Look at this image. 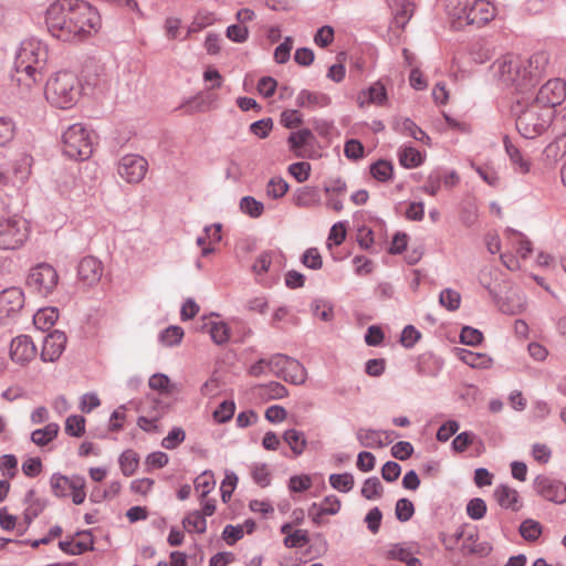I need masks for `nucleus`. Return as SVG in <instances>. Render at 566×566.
I'll use <instances>...</instances> for the list:
<instances>
[{
  "label": "nucleus",
  "instance_id": "f257e3e1",
  "mask_svg": "<svg viewBox=\"0 0 566 566\" xmlns=\"http://www.w3.org/2000/svg\"><path fill=\"white\" fill-rule=\"evenodd\" d=\"M49 33L65 43H81L101 29L98 11L84 0H55L45 11Z\"/></svg>",
  "mask_w": 566,
  "mask_h": 566
},
{
  "label": "nucleus",
  "instance_id": "f03ea898",
  "mask_svg": "<svg viewBox=\"0 0 566 566\" xmlns=\"http://www.w3.org/2000/svg\"><path fill=\"white\" fill-rule=\"evenodd\" d=\"M547 65L548 55L545 52L535 53L527 60L504 55L493 62L491 73L497 85L522 93L535 86Z\"/></svg>",
  "mask_w": 566,
  "mask_h": 566
},
{
  "label": "nucleus",
  "instance_id": "7ed1b4c3",
  "mask_svg": "<svg viewBox=\"0 0 566 566\" xmlns=\"http://www.w3.org/2000/svg\"><path fill=\"white\" fill-rule=\"evenodd\" d=\"M49 46L40 39L21 42L14 60L13 80L24 91H31L43 80L48 71Z\"/></svg>",
  "mask_w": 566,
  "mask_h": 566
},
{
  "label": "nucleus",
  "instance_id": "20e7f679",
  "mask_svg": "<svg viewBox=\"0 0 566 566\" xmlns=\"http://www.w3.org/2000/svg\"><path fill=\"white\" fill-rule=\"evenodd\" d=\"M82 87L77 76L70 71L52 73L44 85L45 99L54 107L67 109L81 97Z\"/></svg>",
  "mask_w": 566,
  "mask_h": 566
},
{
  "label": "nucleus",
  "instance_id": "39448f33",
  "mask_svg": "<svg viewBox=\"0 0 566 566\" xmlns=\"http://www.w3.org/2000/svg\"><path fill=\"white\" fill-rule=\"evenodd\" d=\"M554 116L553 108L533 102L517 116L516 128L523 137L535 138L552 125Z\"/></svg>",
  "mask_w": 566,
  "mask_h": 566
},
{
  "label": "nucleus",
  "instance_id": "423d86ee",
  "mask_svg": "<svg viewBox=\"0 0 566 566\" xmlns=\"http://www.w3.org/2000/svg\"><path fill=\"white\" fill-rule=\"evenodd\" d=\"M63 153L71 159L85 160L93 151L90 130L83 124L71 125L63 134Z\"/></svg>",
  "mask_w": 566,
  "mask_h": 566
},
{
  "label": "nucleus",
  "instance_id": "0eeeda50",
  "mask_svg": "<svg viewBox=\"0 0 566 566\" xmlns=\"http://www.w3.org/2000/svg\"><path fill=\"white\" fill-rule=\"evenodd\" d=\"M27 221L17 214H6L0 219V249L14 250L20 248L28 238Z\"/></svg>",
  "mask_w": 566,
  "mask_h": 566
},
{
  "label": "nucleus",
  "instance_id": "6e6552de",
  "mask_svg": "<svg viewBox=\"0 0 566 566\" xmlns=\"http://www.w3.org/2000/svg\"><path fill=\"white\" fill-rule=\"evenodd\" d=\"M50 486L57 497H71L75 505H81L86 499V481L81 475L66 476L54 473L50 479Z\"/></svg>",
  "mask_w": 566,
  "mask_h": 566
},
{
  "label": "nucleus",
  "instance_id": "1a4fd4ad",
  "mask_svg": "<svg viewBox=\"0 0 566 566\" xmlns=\"http://www.w3.org/2000/svg\"><path fill=\"white\" fill-rule=\"evenodd\" d=\"M57 283L59 274L48 263H41L32 268L27 279L28 287L44 297L49 296L56 289Z\"/></svg>",
  "mask_w": 566,
  "mask_h": 566
},
{
  "label": "nucleus",
  "instance_id": "9d476101",
  "mask_svg": "<svg viewBox=\"0 0 566 566\" xmlns=\"http://www.w3.org/2000/svg\"><path fill=\"white\" fill-rule=\"evenodd\" d=\"M24 305V293L20 287H10L0 293V324L13 322Z\"/></svg>",
  "mask_w": 566,
  "mask_h": 566
},
{
  "label": "nucleus",
  "instance_id": "9b49d317",
  "mask_svg": "<svg viewBox=\"0 0 566 566\" xmlns=\"http://www.w3.org/2000/svg\"><path fill=\"white\" fill-rule=\"evenodd\" d=\"M148 170L147 160L139 156L129 154L120 158L117 165V172L126 182H140Z\"/></svg>",
  "mask_w": 566,
  "mask_h": 566
},
{
  "label": "nucleus",
  "instance_id": "f8f14e48",
  "mask_svg": "<svg viewBox=\"0 0 566 566\" xmlns=\"http://www.w3.org/2000/svg\"><path fill=\"white\" fill-rule=\"evenodd\" d=\"M506 239L510 249L501 254V260L509 270H517L520 269V262L512 254V250H515L522 259H526L532 252L531 242L526 240L522 233L516 231H509L506 233Z\"/></svg>",
  "mask_w": 566,
  "mask_h": 566
},
{
  "label": "nucleus",
  "instance_id": "ddd939ff",
  "mask_svg": "<svg viewBox=\"0 0 566 566\" xmlns=\"http://www.w3.org/2000/svg\"><path fill=\"white\" fill-rule=\"evenodd\" d=\"M566 98V82L562 78H551L541 86L534 103L542 107H555L560 105Z\"/></svg>",
  "mask_w": 566,
  "mask_h": 566
},
{
  "label": "nucleus",
  "instance_id": "4468645a",
  "mask_svg": "<svg viewBox=\"0 0 566 566\" xmlns=\"http://www.w3.org/2000/svg\"><path fill=\"white\" fill-rule=\"evenodd\" d=\"M382 554L386 559L398 560L406 566H422L421 560L417 557L419 548L413 543L389 544Z\"/></svg>",
  "mask_w": 566,
  "mask_h": 566
},
{
  "label": "nucleus",
  "instance_id": "2eb2a0df",
  "mask_svg": "<svg viewBox=\"0 0 566 566\" xmlns=\"http://www.w3.org/2000/svg\"><path fill=\"white\" fill-rule=\"evenodd\" d=\"M534 488L538 495L554 503L566 502V485L548 476L539 475L534 481Z\"/></svg>",
  "mask_w": 566,
  "mask_h": 566
},
{
  "label": "nucleus",
  "instance_id": "dca6fc26",
  "mask_svg": "<svg viewBox=\"0 0 566 566\" xmlns=\"http://www.w3.org/2000/svg\"><path fill=\"white\" fill-rule=\"evenodd\" d=\"M446 12L453 29L462 30L471 25L470 0H447Z\"/></svg>",
  "mask_w": 566,
  "mask_h": 566
},
{
  "label": "nucleus",
  "instance_id": "f3484780",
  "mask_svg": "<svg viewBox=\"0 0 566 566\" xmlns=\"http://www.w3.org/2000/svg\"><path fill=\"white\" fill-rule=\"evenodd\" d=\"M36 355V347L32 339L27 335H21L12 339L10 345V357L19 364L25 365Z\"/></svg>",
  "mask_w": 566,
  "mask_h": 566
},
{
  "label": "nucleus",
  "instance_id": "a211bd4d",
  "mask_svg": "<svg viewBox=\"0 0 566 566\" xmlns=\"http://www.w3.org/2000/svg\"><path fill=\"white\" fill-rule=\"evenodd\" d=\"M395 432L360 428L356 431V438L364 448H382L391 443Z\"/></svg>",
  "mask_w": 566,
  "mask_h": 566
},
{
  "label": "nucleus",
  "instance_id": "6ab92c4d",
  "mask_svg": "<svg viewBox=\"0 0 566 566\" xmlns=\"http://www.w3.org/2000/svg\"><path fill=\"white\" fill-rule=\"evenodd\" d=\"M103 274L102 262L94 256H85L77 266V275L80 281L91 286L96 284Z\"/></svg>",
  "mask_w": 566,
  "mask_h": 566
},
{
  "label": "nucleus",
  "instance_id": "aec40b11",
  "mask_svg": "<svg viewBox=\"0 0 566 566\" xmlns=\"http://www.w3.org/2000/svg\"><path fill=\"white\" fill-rule=\"evenodd\" d=\"M65 344L66 336L63 332H52L43 342L41 358L44 361H55L62 355Z\"/></svg>",
  "mask_w": 566,
  "mask_h": 566
},
{
  "label": "nucleus",
  "instance_id": "412c9836",
  "mask_svg": "<svg viewBox=\"0 0 566 566\" xmlns=\"http://www.w3.org/2000/svg\"><path fill=\"white\" fill-rule=\"evenodd\" d=\"M169 406L160 400H151L147 409L146 415L138 418V426L145 431H153L157 429V421L168 411Z\"/></svg>",
  "mask_w": 566,
  "mask_h": 566
},
{
  "label": "nucleus",
  "instance_id": "4be33fe9",
  "mask_svg": "<svg viewBox=\"0 0 566 566\" xmlns=\"http://www.w3.org/2000/svg\"><path fill=\"white\" fill-rule=\"evenodd\" d=\"M471 25L483 27L496 15L495 7L486 0H470Z\"/></svg>",
  "mask_w": 566,
  "mask_h": 566
},
{
  "label": "nucleus",
  "instance_id": "5701e85b",
  "mask_svg": "<svg viewBox=\"0 0 566 566\" xmlns=\"http://www.w3.org/2000/svg\"><path fill=\"white\" fill-rule=\"evenodd\" d=\"M392 12V25L403 30L415 12V3L410 0H388Z\"/></svg>",
  "mask_w": 566,
  "mask_h": 566
},
{
  "label": "nucleus",
  "instance_id": "b1692460",
  "mask_svg": "<svg viewBox=\"0 0 566 566\" xmlns=\"http://www.w3.org/2000/svg\"><path fill=\"white\" fill-rule=\"evenodd\" d=\"M342 502L336 495H327L318 503H313L308 509V516L313 523L319 524L323 515H335L339 512Z\"/></svg>",
  "mask_w": 566,
  "mask_h": 566
},
{
  "label": "nucleus",
  "instance_id": "393cba45",
  "mask_svg": "<svg viewBox=\"0 0 566 566\" xmlns=\"http://www.w3.org/2000/svg\"><path fill=\"white\" fill-rule=\"evenodd\" d=\"M459 537L462 538L461 551L463 554L483 557L489 555L492 551L490 543L480 541L479 535L475 532H462Z\"/></svg>",
  "mask_w": 566,
  "mask_h": 566
},
{
  "label": "nucleus",
  "instance_id": "a878e982",
  "mask_svg": "<svg viewBox=\"0 0 566 566\" xmlns=\"http://www.w3.org/2000/svg\"><path fill=\"white\" fill-rule=\"evenodd\" d=\"M331 104V97L324 93L302 90L296 96L298 107L315 109L323 108Z\"/></svg>",
  "mask_w": 566,
  "mask_h": 566
},
{
  "label": "nucleus",
  "instance_id": "bb28decb",
  "mask_svg": "<svg viewBox=\"0 0 566 566\" xmlns=\"http://www.w3.org/2000/svg\"><path fill=\"white\" fill-rule=\"evenodd\" d=\"M494 497L500 506L517 511L521 507L518 492L505 484L499 485L494 490Z\"/></svg>",
  "mask_w": 566,
  "mask_h": 566
},
{
  "label": "nucleus",
  "instance_id": "cd10ccee",
  "mask_svg": "<svg viewBox=\"0 0 566 566\" xmlns=\"http://www.w3.org/2000/svg\"><path fill=\"white\" fill-rule=\"evenodd\" d=\"M399 164L407 169L417 168L421 166L426 159V154L418 149L406 146L401 147L398 151Z\"/></svg>",
  "mask_w": 566,
  "mask_h": 566
},
{
  "label": "nucleus",
  "instance_id": "c85d7f7f",
  "mask_svg": "<svg viewBox=\"0 0 566 566\" xmlns=\"http://www.w3.org/2000/svg\"><path fill=\"white\" fill-rule=\"evenodd\" d=\"M306 369L296 359L289 358L285 370L281 378L294 385H302L306 380Z\"/></svg>",
  "mask_w": 566,
  "mask_h": 566
},
{
  "label": "nucleus",
  "instance_id": "c756f323",
  "mask_svg": "<svg viewBox=\"0 0 566 566\" xmlns=\"http://www.w3.org/2000/svg\"><path fill=\"white\" fill-rule=\"evenodd\" d=\"M458 357L464 364L472 368H489L492 365V358L483 353H474L468 349H459Z\"/></svg>",
  "mask_w": 566,
  "mask_h": 566
},
{
  "label": "nucleus",
  "instance_id": "7c9ffc66",
  "mask_svg": "<svg viewBox=\"0 0 566 566\" xmlns=\"http://www.w3.org/2000/svg\"><path fill=\"white\" fill-rule=\"evenodd\" d=\"M59 318V311L55 307L39 310L33 316V324L38 329H50Z\"/></svg>",
  "mask_w": 566,
  "mask_h": 566
},
{
  "label": "nucleus",
  "instance_id": "2f4dec72",
  "mask_svg": "<svg viewBox=\"0 0 566 566\" xmlns=\"http://www.w3.org/2000/svg\"><path fill=\"white\" fill-rule=\"evenodd\" d=\"M283 440L289 444L295 457L301 455L307 447L305 434L296 429L286 430L283 433Z\"/></svg>",
  "mask_w": 566,
  "mask_h": 566
},
{
  "label": "nucleus",
  "instance_id": "473e14b6",
  "mask_svg": "<svg viewBox=\"0 0 566 566\" xmlns=\"http://www.w3.org/2000/svg\"><path fill=\"white\" fill-rule=\"evenodd\" d=\"M395 128L416 140L429 144L430 137L409 118H400L396 122Z\"/></svg>",
  "mask_w": 566,
  "mask_h": 566
},
{
  "label": "nucleus",
  "instance_id": "72a5a7b5",
  "mask_svg": "<svg viewBox=\"0 0 566 566\" xmlns=\"http://www.w3.org/2000/svg\"><path fill=\"white\" fill-rule=\"evenodd\" d=\"M59 430V424L51 422L42 429L34 430L31 433V440L36 446L44 447L56 438Z\"/></svg>",
  "mask_w": 566,
  "mask_h": 566
},
{
  "label": "nucleus",
  "instance_id": "f704fd0d",
  "mask_svg": "<svg viewBox=\"0 0 566 566\" xmlns=\"http://www.w3.org/2000/svg\"><path fill=\"white\" fill-rule=\"evenodd\" d=\"M119 468L125 476L133 475L139 467V455L132 449L125 450L118 459Z\"/></svg>",
  "mask_w": 566,
  "mask_h": 566
},
{
  "label": "nucleus",
  "instance_id": "c9c22d12",
  "mask_svg": "<svg viewBox=\"0 0 566 566\" xmlns=\"http://www.w3.org/2000/svg\"><path fill=\"white\" fill-rule=\"evenodd\" d=\"M182 525L189 533H205L207 530L206 516L200 511H192L185 516Z\"/></svg>",
  "mask_w": 566,
  "mask_h": 566
},
{
  "label": "nucleus",
  "instance_id": "e433bc0d",
  "mask_svg": "<svg viewBox=\"0 0 566 566\" xmlns=\"http://www.w3.org/2000/svg\"><path fill=\"white\" fill-rule=\"evenodd\" d=\"M258 396L265 399H282L287 396V389L280 382L271 381L255 388Z\"/></svg>",
  "mask_w": 566,
  "mask_h": 566
},
{
  "label": "nucleus",
  "instance_id": "4c0bfd02",
  "mask_svg": "<svg viewBox=\"0 0 566 566\" xmlns=\"http://www.w3.org/2000/svg\"><path fill=\"white\" fill-rule=\"evenodd\" d=\"M202 328H208L212 340L218 345L227 343L230 338L229 327L223 322L209 321Z\"/></svg>",
  "mask_w": 566,
  "mask_h": 566
},
{
  "label": "nucleus",
  "instance_id": "58836bf2",
  "mask_svg": "<svg viewBox=\"0 0 566 566\" xmlns=\"http://www.w3.org/2000/svg\"><path fill=\"white\" fill-rule=\"evenodd\" d=\"M60 546L66 553H70L72 555H78V554H82L84 552L92 549L93 541L90 537V535L85 534L82 536L81 539H76V541L73 539L71 542H61Z\"/></svg>",
  "mask_w": 566,
  "mask_h": 566
},
{
  "label": "nucleus",
  "instance_id": "ea45409f",
  "mask_svg": "<svg viewBox=\"0 0 566 566\" xmlns=\"http://www.w3.org/2000/svg\"><path fill=\"white\" fill-rule=\"evenodd\" d=\"M313 138V134L310 129H300L292 133L289 137L290 148L294 151L296 157H302L301 148L305 146L310 139Z\"/></svg>",
  "mask_w": 566,
  "mask_h": 566
},
{
  "label": "nucleus",
  "instance_id": "a19ab883",
  "mask_svg": "<svg viewBox=\"0 0 566 566\" xmlns=\"http://www.w3.org/2000/svg\"><path fill=\"white\" fill-rule=\"evenodd\" d=\"M216 480L211 472H203L195 480V490L199 494V499H205L214 489Z\"/></svg>",
  "mask_w": 566,
  "mask_h": 566
},
{
  "label": "nucleus",
  "instance_id": "79ce46f5",
  "mask_svg": "<svg viewBox=\"0 0 566 566\" xmlns=\"http://www.w3.org/2000/svg\"><path fill=\"white\" fill-rule=\"evenodd\" d=\"M86 420L83 416L72 415L65 420V433L71 437L80 438L85 433Z\"/></svg>",
  "mask_w": 566,
  "mask_h": 566
},
{
  "label": "nucleus",
  "instance_id": "37998d69",
  "mask_svg": "<svg viewBox=\"0 0 566 566\" xmlns=\"http://www.w3.org/2000/svg\"><path fill=\"white\" fill-rule=\"evenodd\" d=\"M213 22H214L213 13L207 12V11L198 12L187 29L186 38H188L191 33H197V32L201 31L202 29L211 25Z\"/></svg>",
  "mask_w": 566,
  "mask_h": 566
},
{
  "label": "nucleus",
  "instance_id": "c03bdc74",
  "mask_svg": "<svg viewBox=\"0 0 566 566\" xmlns=\"http://www.w3.org/2000/svg\"><path fill=\"white\" fill-rule=\"evenodd\" d=\"M371 176L381 182H386L392 178L394 167L387 160H378L370 166Z\"/></svg>",
  "mask_w": 566,
  "mask_h": 566
},
{
  "label": "nucleus",
  "instance_id": "a18cd8bd",
  "mask_svg": "<svg viewBox=\"0 0 566 566\" xmlns=\"http://www.w3.org/2000/svg\"><path fill=\"white\" fill-rule=\"evenodd\" d=\"M521 536L528 542L536 541L542 534V525L532 518H527L522 522L520 526Z\"/></svg>",
  "mask_w": 566,
  "mask_h": 566
},
{
  "label": "nucleus",
  "instance_id": "49530a36",
  "mask_svg": "<svg viewBox=\"0 0 566 566\" xmlns=\"http://www.w3.org/2000/svg\"><path fill=\"white\" fill-rule=\"evenodd\" d=\"M240 209L251 218H259L264 211V206L255 198L247 196L240 200Z\"/></svg>",
  "mask_w": 566,
  "mask_h": 566
},
{
  "label": "nucleus",
  "instance_id": "de8ad7c7",
  "mask_svg": "<svg viewBox=\"0 0 566 566\" xmlns=\"http://www.w3.org/2000/svg\"><path fill=\"white\" fill-rule=\"evenodd\" d=\"M439 303L448 311H457L461 304V295L452 289H444L439 296Z\"/></svg>",
  "mask_w": 566,
  "mask_h": 566
},
{
  "label": "nucleus",
  "instance_id": "09e8293b",
  "mask_svg": "<svg viewBox=\"0 0 566 566\" xmlns=\"http://www.w3.org/2000/svg\"><path fill=\"white\" fill-rule=\"evenodd\" d=\"M329 484L333 489L347 493L354 486V476L350 473L329 475Z\"/></svg>",
  "mask_w": 566,
  "mask_h": 566
},
{
  "label": "nucleus",
  "instance_id": "8fccbe9b",
  "mask_svg": "<svg viewBox=\"0 0 566 566\" xmlns=\"http://www.w3.org/2000/svg\"><path fill=\"white\" fill-rule=\"evenodd\" d=\"M289 190L287 182L281 177L272 178L266 185V195L272 199L282 198Z\"/></svg>",
  "mask_w": 566,
  "mask_h": 566
},
{
  "label": "nucleus",
  "instance_id": "3c124183",
  "mask_svg": "<svg viewBox=\"0 0 566 566\" xmlns=\"http://www.w3.org/2000/svg\"><path fill=\"white\" fill-rule=\"evenodd\" d=\"M251 475L253 481L262 488H265L271 482V473L266 464L255 463L251 467Z\"/></svg>",
  "mask_w": 566,
  "mask_h": 566
},
{
  "label": "nucleus",
  "instance_id": "603ef678",
  "mask_svg": "<svg viewBox=\"0 0 566 566\" xmlns=\"http://www.w3.org/2000/svg\"><path fill=\"white\" fill-rule=\"evenodd\" d=\"M184 337V329L179 326H169L159 336V339L165 346L178 345Z\"/></svg>",
  "mask_w": 566,
  "mask_h": 566
},
{
  "label": "nucleus",
  "instance_id": "864d4df0",
  "mask_svg": "<svg viewBox=\"0 0 566 566\" xmlns=\"http://www.w3.org/2000/svg\"><path fill=\"white\" fill-rule=\"evenodd\" d=\"M346 227H345V223L344 222H337L335 223L331 230H329V233H328V238H327V248L331 250L333 245H340L345 239H346Z\"/></svg>",
  "mask_w": 566,
  "mask_h": 566
},
{
  "label": "nucleus",
  "instance_id": "5fc2aeb1",
  "mask_svg": "<svg viewBox=\"0 0 566 566\" xmlns=\"http://www.w3.org/2000/svg\"><path fill=\"white\" fill-rule=\"evenodd\" d=\"M235 403L231 400H226L213 411V419L218 423H224L233 417Z\"/></svg>",
  "mask_w": 566,
  "mask_h": 566
},
{
  "label": "nucleus",
  "instance_id": "6e6d98bb",
  "mask_svg": "<svg viewBox=\"0 0 566 566\" xmlns=\"http://www.w3.org/2000/svg\"><path fill=\"white\" fill-rule=\"evenodd\" d=\"M310 542L308 532L306 530H295L292 534L284 537V545L289 548L303 547Z\"/></svg>",
  "mask_w": 566,
  "mask_h": 566
},
{
  "label": "nucleus",
  "instance_id": "4d7b16f0",
  "mask_svg": "<svg viewBox=\"0 0 566 566\" xmlns=\"http://www.w3.org/2000/svg\"><path fill=\"white\" fill-rule=\"evenodd\" d=\"M382 492V486L378 478L367 479L361 488V495L368 500L379 497Z\"/></svg>",
  "mask_w": 566,
  "mask_h": 566
},
{
  "label": "nucleus",
  "instance_id": "13d9d810",
  "mask_svg": "<svg viewBox=\"0 0 566 566\" xmlns=\"http://www.w3.org/2000/svg\"><path fill=\"white\" fill-rule=\"evenodd\" d=\"M486 513V503L480 497L472 499L467 504V514L472 520H481Z\"/></svg>",
  "mask_w": 566,
  "mask_h": 566
},
{
  "label": "nucleus",
  "instance_id": "bf43d9fd",
  "mask_svg": "<svg viewBox=\"0 0 566 566\" xmlns=\"http://www.w3.org/2000/svg\"><path fill=\"white\" fill-rule=\"evenodd\" d=\"M369 102L376 105H384L387 101L386 87L382 83H374L367 91Z\"/></svg>",
  "mask_w": 566,
  "mask_h": 566
},
{
  "label": "nucleus",
  "instance_id": "052dcab7",
  "mask_svg": "<svg viewBox=\"0 0 566 566\" xmlns=\"http://www.w3.org/2000/svg\"><path fill=\"white\" fill-rule=\"evenodd\" d=\"M149 387L161 394H170L172 385L170 379L164 374H155L149 378Z\"/></svg>",
  "mask_w": 566,
  "mask_h": 566
},
{
  "label": "nucleus",
  "instance_id": "680f3d73",
  "mask_svg": "<svg viewBox=\"0 0 566 566\" xmlns=\"http://www.w3.org/2000/svg\"><path fill=\"white\" fill-rule=\"evenodd\" d=\"M289 172L298 181L304 182L311 174V165L306 161L294 163L289 166Z\"/></svg>",
  "mask_w": 566,
  "mask_h": 566
},
{
  "label": "nucleus",
  "instance_id": "e2e57ef3",
  "mask_svg": "<svg viewBox=\"0 0 566 566\" xmlns=\"http://www.w3.org/2000/svg\"><path fill=\"white\" fill-rule=\"evenodd\" d=\"M302 262L306 268L313 270H318L323 265L322 255L316 248L307 249L302 256Z\"/></svg>",
  "mask_w": 566,
  "mask_h": 566
},
{
  "label": "nucleus",
  "instance_id": "0e129e2a",
  "mask_svg": "<svg viewBox=\"0 0 566 566\" xmlns=\"http://www.w3.org/2000/svg\"><path fill=\"white\" fill-rule=\"evenodd\" d=\"M460 339L465 345L475 346L483 340V334L476 328L465 326L461 331Z\"/></svg>",
  "mask_w": 566,
  "mask_h": 566
},
{
  "label": "nucleus",
  "instance_id": "69168bd1",
  "mask_svg": "<svg viewBox=\"0 0 566 566\" xmlns=\"http://www.w3.org/2000/svg\"><path fill=\"white\" fill-rule=\"evenodd\" d=\"M415 513V507L411 501L407 499H400L396 504V516L401 522L409 521Z\"/></svg>",
  "mask_w": 566,
  "mask_h": 566
},
{
  "label": "nucleus",
  "instance_id": "338daca9",
  "mask_svg": "<svg viewBox=\"0 0 566 566\" xmlns=\"http://www.w3.org/2000/svg\"><path fill=\"white\" fill-rule=\"evenodd\" d=\"M302 123L303 117L297 109H285L281 114V124L286 128H296Z\"/></svg>",
  "mask_w": 566,
  "mask_h": 566
},
{
  "label": "nucleus",
  "instance_id": "774afa93",
  "mask_svg": "<svg viewBox=\"0 0 566 566\" xmlns=\"http://www.w3.org/2000/svg\"><path fill=\"white\" fill-rule=\"evenodd\" d=\"M186 438V433L181 428H175L172 429L167 437H165L161 441V446L165 449H175L177 446H179Z\"/></svg>",
  "mask_w": 566,
  "mask_h": 566
}]
</instances>
